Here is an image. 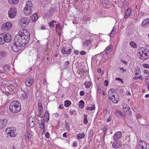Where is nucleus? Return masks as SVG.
Listing matches in <instances>:
<instances>
[{
  "instance_id": "nucleus-58",
  "label": "nucleus",
  "mask_w": 149,
  "mask_h": 149,
  "mask_svg": "<svg viewBox=\"0 0 149 149\" xmlns=\"http://www.w3.org/2000/svg\"><path fill=\"white\" fill-rule=\"evenodd\" d=\"M73 146L74 147H76L77 146V141L74 142L73 144Z\"/></svg>"
},
{
  "instance_id": "nucleus-9",
  "label": "nucleus",
  "mask_w": 149,
  "mask_h": 149,
  "mask_svg": "<svg viewBox=\"0 0 149 149\" xmlns=\"http://www.w3.org/2000/svg\"><path fill=\"white\" fill-rule=\"evenodd\" d=\"M8 123V120L6 118L0 119V129L4 128Z\"/></svg>"
},
{
  "instance_id": "nucleus-35",
  "label": "nucleus",
  "mask_w": 149,
  "mask_h": 149,
  "mask_svg": "<svg viewBox=\"0 0 149 149\" xmlns=\"http://www.w3.org/2000/svg\"><path fill=\"white\" fill-rule=\"evenodd\" d=\"M65 127L67 131L69 132L70 131V125L68 122L65 123Z\"/></svg>"
},
{
  "instance_id": "nucleus-27",
  "label": "nucleus",
  "mask_w": 149,
  "mask_h": 149,
  "mask_svg": "<svg viewBox=\"0 0 149 149\" xmlns=\"http://www.w3.org/2000/svg\"><path fill=\"white\" fill-rule=\"evenodd\" d=\"M10 65H6L3 66V69L6 72H8L10 71Z\"/></svg>"
},
{
  "instance_id": "nucleus-10",
  "label": "nucleus",
  "mask_w": 149,
  "mask_h": 149,
  "mask_svg": "<svg viewBox=\"0 0 149 149\" xmlns=\"http://www.w3.org/2000/svg\"><path fill=\"white\" fill-rule=\"evenodd\" d=\"M138 143L139 149H146L147 145L144 141L139 140L138 141Z\"/></svg>"
},
{
  "instance_id": "nucleus-31",
  "label": "nucleus",
  "mask_w": 149,
  "mask_h": 149,
  "mask_svg": "<svg viewBox=\"0 0 149 149\" xmlns=\"http://www.w3.org/2000/svg\"><path fill=\"white\" fill-rule=\"evenodd\" d=\"M79 107L80 108L82 109L84 107V102L83 100H80L79 102Z\"/></svg>"
},
{
  "instance_id": "nucleus-20",
  "label": "nucleus",
  "mask_w": 149,
  "mask_h": 149,
  "mask_svg": "<svg viewBox=\"0 0 149 149\" xmlns=\"http://www.w3.org/2000/svg\"><path fill=\"white\" fill-rule=\"evenodd\" d=\"M112 146L115 148H118L121 147V143L120 141H115L113 143Z\"/></svg>"
},
{
  "instance_id": "nucleus-57",
  "label": "nucleus",
  "mask_w": 149,
  "mask_h": 149,
  "mask_svg": "<svg viewBox=\"0 0 149 149\" xmlns=\"http://www.w3.org/2000/svg\"><path fill=\"white\" fill-rule=\"evenodd\" d=\"M143 72L144 74H149V71L147 70H143Z\"/></svg>"
},
{
  "instance_id": "nucleus-1",
  "label": "nucleus",
  "mask_w": 149,
  "mask_h": 149,
  "mask_svg": "<svg viewBox=\"0 0 149 149\" xmlns=\"http://www.w3.org/2000/svg\"><path fill=\"white\" fill-rule=\"evenodd\" d=\"M29 32L26 29H21L15 36L14 42L11 45V49L15 52L20 50L23 44H26L30 38Z\"/></svg>"
},
{
  "instance_id": "nucleus-2",
  "label": "nucleus",
  "mask_w": 149,
  "mask_h": 149,
  "mask_svg": "<svg viewBox=\"0 0 149 149\" xmlns=\"http://www.w3.org/2000/svg\"><path fill=\"white\" fill-rule=\"evenodd\" d=\"M21 109L20 103L17 101H13L9 107L10 111L13 113L16 114L19 112Z\"/></svg>"
},
{
  "instance_id": "nucleus-62",
  "label": "nucleus",
  "mask_w": 149,
  "mask_h": 149,
  "mask_svg": "<svg viewBox=\"0 0 149 149\" xmlns=\"http://www.w3.org/2000/svg\"><path fill=\"white\" fill-rule=\"evenodd\" d=\"M74 53L75 55H77L79 54L78 51L77 50H74Z\"/></svg>"
},
{
  "instance_id": "nucleus-36",
  "label": "nucleus",
  "mask_w": 149,
  "mask_h": 149,
  "mask_svg": "<svg viewBox=\"0 0 149 149\" xmlns=\"http://www.w3.org/2000/svg\"><path fill=\"white\" fill-rule=\"evenodd\" d=\"M148 24L147 20L146 19L142 22L141 24V26L143 27H145L146 26L147 24Z\"/></svg>"
},
{
  "instance_id": "nucleus-38",
  "label": "nucleus",
  "mask_w": 149,
  "mask_h": 149,
  "mask_svg": "<svg viewBox=\"0 0 149 149\" xmlns=\"http://www.w3.org/2000/svg\"><path fill=\"white\" fill-rule=\"evenodd\" d=\"M29 126L30 127H33L35 126V122L32 120H31L30 119L29 120Z\"/></svg>"
},
{
  "instance_id": "nucleus-59",
  "label": "nucleus",
  "mask_w": 149,
  "mask_h": 149,
  "mask_svg": "<svg viewBox=\"0 0 149 149\" xmlns=\"http://www.w3.org/2000/svg\"><path fill=\"white\" fill-rule=\"evenodd\" d=\"M80 54L81 55H84L86 54V52L85 51H82L80 52Z\"/></svg>"
},
{
  "instance_id": "nucleus-3",
  "label": "nucleus",
  "mask_w": 149,
  "mask_h": 149,
  "mask_svg": "<svg viewBox=\"0 0 149 149\" xmlns=\"http://www.w3.org/2000/svg\"><path fill=\"white\" fill-rule=\"evenodd\" d=\"M139 58L143 60H146L149 58V50L143 47H141L138 49Z\"/></svg>"
},
{
  "instance_id": "nucleus-17",
  "label": "nucleus",
  "mask_w": 149,
  "mask_h": 149,
  "mask_svg": "<svg viewBox=\"0 0 149 149\" xmlns=\"http://www.w3.org/2000/svg\"><path fill=\"white\" fill-rule=\"evenodd\" d=\"M121 137V132L118 131L116 132L113 135L114 139L116 141H118Z\"/></svg>"
},
{
  "instance_id": "nucleus-44",
  "label": "nucleus",
  "mask_w": 149,
  "mask_h": 149,
  "mask_svg": "<svg viewBox=\"0 0 149 149\" xmlns=\"http://www.w3.org/2000/svg\"><path fill=\"white\" fill-rule=\"evenodd\" d=\"M135 74H141L140 70L139 68H136L135 70Z\"/></svg>"
},
{
  "instance_id": "nucleus-4",
  "label": "nucleus",
  "mask_w": 149,
  "mask_h": 149,
  "mask_svg": "<svg viewBox=\"0 0 149 149\" xmlns=\"http://www.w3.org/2000/svg\"><path fill=\"white\" fill-rule=\"evenodd\" d=\"M108 94L111 101L115 104L117 103L119 101V97L116 91L113 88L110 89L108 92Z\"/></svg>"
},
{
  "instance_id": "nucleus-39",
  "label": "nucleus",
  "mask_w": 149,
  "mask_h": 149,
  "mask_svg": "<svg viewBox=\"0 0 149 149\" xmlns=\"http://www.w3.org/2000/svg\"><path fill=\"white\" fill-rule=\"evenodd\" d=\"M130 45L133 48H136L137 47L136 44L134 42H131L130 43Z\"/></svg>"
},
{
  "instance_id": "nucleus-48",
  "label": "nucleus",
  "mask_w": 149,
  "mask_h": 149,
  "mask_svg": "<svg viewBox=\"0 0 149 149\" xmlns=\"http://www.w3.org/2000/svg\"><path fill=\"white\" fill-rule=\"evenodd\" d=\"M123 7H125L128 5V2L125 1H124L123 2Z\"/></svg>"
},
{
  "instance_id": "nucleus-51",
  "label": "nucleus",
  "mask_w": 149,
  "mask_h": 149,
  "mask_svg": "<svg viewBox=\"0 0 149 149\" xmlns=\"http://www.w3.org/2000/svg\"><path fill=\"white\" fill-rule=\"evenodd\" d=\"M122 63L124 65V67H127V65L126 61L123 60H122Z\"/></svg>"
},
{
  "instance_id": "nucleus-50",
  "label": "nucleus",
  "mask_w": 149,
  "mask_h": 149,
  "mask_svg": "<svg viewBox=\"0 0 149 149\" xmlns=\"http://www.w3.org/2000/svg\"><path fill=\"white\" fill-rule=\"evenodd\" d=\"M101 91V87L99 86H98L97 91V93L98 94H100Z\"/></svg>"
},
{
  "instance_id": "nucleus-19",
  "label": "nucleus",
  "mask_w": 149,
  "mask_h": 149,
  "mask_svg": "<svg viewBox=\"0 0 149 149\" xmlns=\"http://www.w3.org/2000/svg\"><path fill=\"white\" fill-rule=\"evenodd\" d=\"M38 125L41 129L44 130L45 129V124L44 120L43 119H41L40 122L38 123Z\"/></svg>"
},
{
  "instance_id": "nucleus-56",
  "label": "nucleus",
  "mask_w": 149,
  "mask_h": 149,
  "mask_svg": "<svg viewBox=\"0 0 149 149\" xmlns=\"http://www.w3.org/2000/svg\"><path fill=\"white\" fill-rule=\"evenodd\" d=\"M79 94L80 96H83L84 94V92L83 91H81L79 93Z\"/></svg>"
},
{
  "instance_id": "nucleus-64",
  "label": "nucleus",
  "mask_w": 149,
  "mask_h": 149,
  "mask_svg": "<svg viewBox=\"0 0 149 149\" xmlns=\"http://www.w3.org/2000/svg\"><path fill=\"white\" fill-rule=\"evenodd\" d=\"M26 138L27 140H29L30 139L31 137L30 136L28 135L27 136H26Z\"/></svg>"
},
{
  "instance_id": "nucleus-7",
  "label": "nucleus",
  "mask_w": 149,
  "mask_h": 149,
  "mask_svg": "<svg viewBox=\"0 0 149 149\" xmlns=\"http://www.w3.org/2000/svg\"><path fill=\"white\" fill-rule=\"evenodd\" d=\"M17 10L15 8H10L8 11L9 17L11 18L14 17L16 15Z\"/></svg>"
},
{
  "instance_id": "nucleus-5",
  "label": "nucleus",
  "mask_w": 149,
  "mask_h": 149,
  "mask_svg": "<svg viewBox=\"0 0 149 149\" xmlns=\"http://www.w3.org/2000/svg\"><path fill=\"white\" fill-rule=\"evenodd\" d=\"M6 132L8 135L11 137H15L16 134L12 127L7 128L6 130Z\"/></svg>"
},
{
  "instance_id": "nucleus-28",
  "label": "nucleus",
  "mask_w": 149,
  "mask_h": 149,
  "mask_svg": "<svg viewBox=\"0 0 149 149\" xmlns=\"http://www.w3.org/2000/svg\"><path fill=\"white\" fill-rule=\"evenodd\" d=\"M61 27L59 23L56 25V32H60L62 30Z\"/></svg>"
},
{
  "instance_id": "nucleus-26",
  "label": "nucleus",
  "mask_w": 149,
  "mask_h": 149,
  "mask_svg": "<svg viewBox=\"0 0 149 149\" xmlns=\"http://www.w3.org/2000/svg\"><path fill=\"white\" fill-rule=\"evenodd\" d=\"M106 52L109 53L112 50V45H110L107 47L106 49Z\"/></svg>"
},
{
  "instance_id": "nucleus-30",
  "label": "nucleus",
  "mask_w": 149,
  "mask_h": 149,
  "mask_svg": "<svg viewBox=\"0 0 149 149\" xmlns=\"http://www.w3.org/2000/svg\"><path fill=\"white\" fill-rule=\"evenodd\" d=\"M19 0H8L9 3L11 4L14 5L18 3Z\"/></svg>"
},
{
  "instance_id": "nucleus-25",
  "label": "nucleus",
  "mask_w": 149,
  "mask_h": 149,
  "mask_svg": "<svg viewBox=\"0 0 149 149\" xmlns=\"http://www.w3.org/2000/svg\"><path fill=\"white\" fill-rule=\"evenodd\" d=\"M31 18L33 22H36L38 19V16L37 14L35 13L31 16Z\"/></svg>"
},
{
  "instance_id": "nucleus-15",
  "label": "nucleus",
  "mask_w": 149,
  "mask_h": 149,
  "mask_svg": "<svg viewBox=\"0 0 149 149\" xmlns=\"http://www.w3.org/2000/svg\"><path fill=\"white\" fill-rule=\"evenodd\" d=\"M93 42L92 40H87L84 41L83 42V47L87 48L91 45Z\"/></svg>"
},
{
  "instance_id": "nucleus-13",
  "label": "nucleus",
  "mask_w": 149,
  "mask_h": 149,
  "mask_svg": "<svg viewBox=\"0 0 149 149\" xmlns=\"http://www.w3.org/2000/svg\"><path fill=\"white\" fill-rule=\"evenodd\" d=\"M34 81L33 78H30L26 79L25 82L26 86L27 87H30L32 85Z\"/></svg>"
},
{
  "instance_id": "nucleus-33",
  "label": "nucleus",
  "mask_w": 149,
  "mask_h": 149,
  "mask_svg": "<svg viewBox=\"0 0 149 149\" xmlns=\"http://www.w3.org/2000/svg\"><path fill=\"white\" fill-rule=\"evenodd\" d=\"M33 4L31 1H28L26 3V6L28 8H31L32 7Z\"/></svg>"
},
{
  "instance_id": "nucleus-46",
  "label": "nucleus",
  "mask_w": 149,
  "mask_h": 149,
  "mask_svg": "<svg viewBox=\"0 0 149 149\" xmlns=\"http://www.w3.org/2000/svg\"><path fill=\"white\" fill-rule=\"evenodd\" d=\"M69 63V61H67L65 62L64 65V67L65 68H68Z\"/></svg>"
},
{
  "instance_id": "nucleus-34",
  "label": "nucleus",
  "mask_w": 149,
  "mask_h": 149,
  "mask_svg": "<svg viewBox=\"0 0 149 149\" xmlns=\"http://www.w3.org/2000/svg\"><path fill=\"white\" fill-rule=\"evenodd\" d=\"M71 104V102L68 100H67L64 101V106L66 107H68Z\"/></svg>"
},
{
  "instance_id": "nucleus-8",
  "label": "nucleus",
  "mask_w": 149,
  "mask_h": 149,
  "mask_svg": "<svg viewBox=\"0 0 149 149\" xmlns=\"http://www.w3.org/2000/svg\"><path fill=\"white\" fill-rule=\"evenodd\" d=\"M72 50L71 48H69L67 46L66 47H63L61 50L62 53L64 54H70L72 52Z\"/></svg>"
},
{
  "instance_id": "nucleus-54",
  "label": "nucleus",
  "mask_w": 149,
  "mask_h": 149,
  "mask_svg": "<svg viewBox=\"0 0 149 149\" xmlns=\"http://www.w3.org/2000/svg\"><path fill=\"white\" fill-rule=\"evenodd\" d=\"M143 67L146 68H149V65L147 64H144L143 65Z\"/></svg>"
},
{
  "instance_id": "nucleus-41",
  "label": "nucleus",
  "mask_w": 149,
  "mask_h": 149,
  "mask_svg": "<svg viewBox=\"0 0 149 149\" xmlns=\"http://www.w3.org/2000/svg\"><path fill=\"white\" fill-rule=\"evenodd\" d=\"M84 123L85 124H86L88 123V120H87V116L86 115L84 114Z\"/></svg>"
},
{
  "instance_id": "nucleus-60",
  "label": "nucleus",
  "mask_w": 149,
  "mask_h": 149,
  "mask_svg": "<svg viewBox=\"0 0 149 149\" xmlns=\"http://www.w3.org/2000/svg\"><path fill=\"white\" fill-rule=\"evenodd\" d=\"M47 82L46 80V79L45 78H44L43 79V84L44 85H46V84H47Z\"/></svg>"
},
{
  "instance_id": "nucleus-12",
  "label": "nucleus",
  "mask_w": 149,
  "mask_h": 149,
  "mask_svg": "<svg viewBox=\"0 0 149 149\" xmlns=\"http://www.w3.org/2000/svg\"><path fill=\"white\" fill-rule=\"evenodd\" d=\"M100 4L104 8H107L109 7V0H100Z\"/></svg>"
},
{
  "instance_id": "nucleus-22",
  "label": "nucleus",
  "mask_w": 149,
  "mask_h": 149,
  "mask_svg": "<svg viewBox=\"0 0 149 149\" xmlns=\"http://www.w3.org/2000/svg\"><path fill=\"white\" fill-rule=\"evenodd\" d=\"M85 136V134L84 132L82 133L78 134L77 135V139H78L84 138Z\"/></svg>"
},
{
  "instance_id": "nucleus-6",
  "label": "nucleus",
  "mask_w": 149,
  "mask_h": 149,
  "mask_svg": "<svg viewBox=\"0 0 149 149\" xmlns=\"http://www.w3.org/2000/svg\"><path fill=\"white\" fill-rule=\"evenodd\" d=\"M12 26V25L11 22H6L3 24L2 29L4 31H8L10 29Z\"/></svg>"
},
{
  "instance_id": "nucleus-18",
  "label": "nucleus",
  "mask_w": 149,
  "mask_h": 149,
  "mask_svg": "<svg viewBox=\"0 0 149 149\" xmlns=\"http://www.w3.org/2000/svg\"><path fill=\"white\" fill-rule=\"evenodd\" d=\"M132 10L131 8H129L127 9L126 11L125 12L124 18H127L129 17L131 15Z\"/></svg>"
},
{
  "instance_id": "nucleus-47",
  "label": "nucleus",
  "mask_w": 149,
  "mask_h": 149,
  "mask_svg": "<svg viewBox=\"0 0 149 149\" xmlns=\"http://www.w3.org/2000/svg\"><path fill=\"white\" fill-rule=\"evenodd\" d=\"M128 106L129 107V106H128V105L127 104H123V109L124 111H125V109H127V107Z\"/></svg>"
},
{
  "instance_id": "nucleus-24",
  "label": "nucleus",
  "mask_w": 149,
  "mask_h": 149,
  "mask_svg": "<svg viewBox=\"0 0 149 149\" xmlns=\"http://www.w3.org/2000/svg\"><path fill=\"white\" fill-rule=\"evenodd\" d=\"M88 73V72L86 70H85L84 69H81L79 70V74H86Z\"/></svg>"
},
{
  "instance_id": "nucleus-14",
  "label": "nucleus",
  "mask_w": 149,
  "mask_h": 149,
  "mask_svg": "<svg viewBox=\"0 0 149 149\" xmlns=\"http://www.w3.org/2000/svg\"><path fill=\"white\" fill-rule=\"evenodd\" d=\"M5 42L9 43L11 40V36L10 34L8 33H3Z\"/></svg>"
},
{
  "instance_id": "nucleus-32",
  "label": "nucleus",
  "mask_w": 149,
  "mask_h": 149,
  "mask_svg": "<svg viewBox=\"0 0 149 149\" xmlns=\"http://www.w3.org/2000/svg\"><path fill=\"white\" fill-rule=\"evenodd\" d=\"M44 116L48 120L49 118V111H46L45 113Z\"/></svg>"
},
{
  "instance_id": "nucleus-16",
  "label": "nucleus",
  "mask_w": 149,
  "mask_h": 149,
  "mask_svg": "<svg viewBox=\"0 0 149 149\" xmlns=\"http://www.w3.org/2000/svg\"><path fill=\"white\" fill-rule=\"evenodd\" d=\"M24 14L26 15H29L31 14L32 10L31 8L25 7L23 10Z\"/></svg>"
},
{
  "instance_id": "nucleus-61",
  "label": "nucleus",
  "mask_w": 149,
  "mask_h": 149,
  "mask_svg": "<svg viewBox=\"0 0 149 149\" xmlns=\"http://www.w3.org/2000/svg\"><path fill=\"white\" fill-rule=\"evenodd\" d=\"M66 134H67V133L66 132H65L63 134V137H64L65 138H66L67 136V135H66Z\"/></svg>"
},
{
  "instance_id": "nucleus-21",
  "label": "nucleus",
  "mask_w": 149,
  "mask_h": 149,
  "mask_svg": "<svg viewBox=\"0 0 149 149\" xmlns=\"http://www.w3.org/2000/svg\"><path fill=\"white\" fill-rule=\"evenodd\" d=\"M116 31V28L115 26L113 27L111 32L109 35V36L111 38H113L115 35Z\"/></svg>"
},
{
  "instance_id": "nucleus-53",
  "label": "nucleus",
  "mask_w": 149,
  "mask_h": 149,
  "mask_svg": "<svg viewBox=\"0 0 149 149\" xmlns=\"http://www.w3.org/2000/svg\"><path fill=\"white\" fill-rule=\"evenodd\" d=\"M49 25L50 27H54V23L51 21V22L49 23Z\"/></svg>"
},
{
  "instance_id": "nucleus-37",
  "label": "nucleus",
  "mask_w": 149,
  "mask_h": 149,
  "mask_svg": "<svg viewBox=\"0 0 149 149\" xmlns=\"http://www.w3.org/2000/svg\"><path fill=\"white\" fill-rule=\"evenodd\" d=\"M38 109L40 111H42L43 110V108L42 106V104L40 102L38 103Z\"/></svg>"
},
{
  "instance_id": "nucleus-29",
  "label": "nucleus",
  "mask_w": 149,
  "mask_h": 149,
  "mask_svg": "<svg viewBox=\"0 0 149 149\" xmlns=\"http://www.w3.org/2000/svg\"><path fill=\"white\" fill-rule=\"evenodd\" d=\"M84 84L86 88H89L91 86L92 83L91 81H87L85 82Z\"/></svg>"
},
{
  "instance_id": "nucleus-52",
  "label": "nucleus",
  "mask_w": 149,
  "mask_h": 149,
  "mask_svg": "<svg viewBox=\"0 0 149 149\" xmlns=\"http://www.w3.org/2000/svg\"><path fill=\"white\" fill-rule=\"evenodd\" d=\"M109 83V81L107 80H105L104 82V86H108V85Z\"/></svg>"
},
{
  "instance_id": "nucleus-40",
  "label": "nucleus",
  "mask_w": 149,
  "mask_h": 149,
  "mask_svg": "<svg viewBox=\"0 0 149 149\" xmlns=\"http://www.w3.org/2000/svg\"><path fill=\"white\" fill-rule=\"evenodd\" d=\"M124 112L128 114H129L130 115L132 114L131 110L129 107H127V109H125V111Z\"/></svg>"
},
{
  "instance_id": "nucleus-45",
  "label": "nucleus",
  "mask_w": 149,
  "mask_h": 149,
  "mask_svg": "<svg viewBox=\"0 0 149 149\" xmlns=\"http://www.w3.org/2000/svg\"><path fill=\"white\" fill-rule=\"evenodd\" d=\"M108 53L106 52L104 54L103 58L105 60H107L108 58Z\"/></svg>"
},
{
  "instance_id": "nucleus-42",
  "label": "nucleus",
  "mask_w": 149,
  "mask_h": 149,
  "mask_svg": "<svg viewBox=\"0 0 149 149\" xmlns=\"http://www.w3.org/2000/svg\"><path fill=\"white\" fill-rule=\"evenodd\" d=\"M95 109V105H93L91 107H87L86 108V110L87 111L90 110L91 111Z\"/></svg>"
},
{
  "instance_id": "nucleus-11",
  "label": "nucleus",
  "mask_w": 149,
  "mask_h": 149,
  "mask_svg": "<svg viewBox=\"0 0 149 149\" xmlns=\"http://www.w3.org/2000/svg\"><path fill=\"white\" fill-rule=\"evenodd\" d=\"M30 22V20L26 17L22 18L20 20V23L22 26H25L28 25Z\"/></svg>"
},
{
  "instance_id": "nucleus-49",
  "label": "nucleus",
  "mask_w": 149,
  "mask_h": 149,
  "mask_svg": "<svg viewBox=\"0 0 149 149\" xmlns=\"http://www.w3.org/2000/svg\"><path fill=\"white\" fill-rule=\"evenodd\" d=\"M22 96L24 99H26L28 98V96L25 93H24L22 94Z\"/></svg>"
},
{
  "instance_id": "nucleus-55",
  "label": "nucleus",
  "mask_w": 149,
  "mask_h": 149,
  "mask_svg": "<svg viewBox=\"0 0 149 149\" xmlns=\"http://www.w3.org/2000/svg\"><path fill=\"white\" fill-rule=\"evenodd\" d=\"M45 137L47 138H49L50 137V134L49 133L47 132L45 134Z\"/></svg>"
},
{
  "instance_id": "nucleus-43",
  "label": "nucleus",
  "mask_w": 149,
  "mask_h": 149,
  "mask_svg": "<svg viewBox=\"0 0 149 149\" xmlns=\"http://www.w3.org/2000/svg\"><path fill=\"white\" fill-rule=\"evenodd\" d=\"M115 114L119 117L121 116V112L120 111L116 110L115 112Z\"/></svg>"
},
{
  "instance_id": "nucleus-63",
  "label": "nucleus",
  "mask_w": 149,
  "mask_h": 149,
  "mask_svg": "<svg viewBox=\"0 0 149 149\" xmlns=\"http://www.w3.org/2000/svg\"><path fill=\"white\" fill-rule=\"evenodd\" d=\"M101 69L99 68L97 70V72L98 73L100 74L101 72Z\"/></svg>"
},
{
  "instance_id": "nucleus-23",
  "label": "nucleus",
  "mask_w": 149,
  "mask_h": 149,
  "mask_svg": "<svg viewBox=\"0 0 149 149\" xmlns=\"http://www.w3.org/2000/svg\"><path fill=\"white\" fill-rule=\"evenodd\" d=\"M3 33L0 34V44L2 45L4 43L5 40Z\"/></svg>"
}]
</instances>
